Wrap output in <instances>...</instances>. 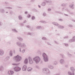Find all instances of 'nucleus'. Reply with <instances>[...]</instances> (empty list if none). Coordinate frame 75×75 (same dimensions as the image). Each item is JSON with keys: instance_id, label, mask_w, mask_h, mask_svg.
Here are the masks:
<instances>
[{"instance_id": "obj_39", "label": "nucleus", "mask_w": 75, "mask_h": 75, "mask_svg": "<svg viewBox=\"0 0 75 75\" xmlns=\"http://www.w3.org/2000/svg\"><path fill=\"white\" fill-rule=\"evenodd\" d=\"M5 8H8V9H12V8L11 7H6Z\"/></svg>"}, {"instance_id": "obj_57", "label": "nucleus", "mask_w": 75, "mask_h": 75, "mask_svg": "<svg viewBox=\"0 0 75 75\" xmlns=\"http://www.w3.org/2000/svg\"><path fill=\"white\" fill-rule=\"evenodd\" d=\"M69 13L70 14H73L74 13L73 12H70Z\"/></svg>"}, {"instance_id": "obj_12", "label": "nucleus", "mask_w": 75, "mask_h": 75, "mask_svg": "<svg viewBox=\"0 0 75 75\" xmlns=\"http://www.w3.org/2000/svg\"><path fill=\"white\" fill-rule=\"evenodd\" d=\"M22 70L23 71H25L27 70V66L24 65L23 67Z\"/></svg>"}, {"instance_id": "obj_21", "label": "nucleus", "mask_w": 75, "mask_h": 75, "mask_svg": "<svg viewBox=\"0 0 75 75\" xmlns=\"http://www.w3.org/2000/svg\"><path fill=\"white\" fill-rule=\"evenodd\" d=\"M68 74L69 75H74L75 74L74 73H71V72L70 71L68 72Z\"/></svg>"}, {"instance_id": "obj_41", "label": "nucleus", "mask_w": 75, "mask_h": 75, "mask_svg": "<svg viewBox=\"0 0 75 75\" xmlns=\"http://www.w3.org/2000/svg\"><path fill=\"white\" fill-rule=\"evenodd\" d=\"M67 6V4H63L62 5V6Z\"/></svg>"}, {"instance_id": "obj_58", "label": "nucleus", "mask_w": 75, "mask_h": 75, "mask_svg": "<svg viewBox=\"0 0 75 75\" xmlns=\"http://www.w3.org/2000/svg\"><path fill=\"white\" fill-rule=\"evenodd\" d=\"M65 67L66 68H68V65H66L65 66Z\"/></svg>"}, {"instance_id": "obj_45", "label": "nucleus", "mask_w": 75, "mask_h": 75, "mask_svg": "<svg viewBox=\"0 0 75 75\" xmlns=\"http://www.w3.org/2000/svg\"><path fill=\"white\" fill-rule=\"evenodd\" d=\"M47 45H51V44H50V43L49 42H47Z\"/></svg>"}, {"instance_id": "obj_23", "label": "nucleus", "mask_w": 75, "mask_h": 75, "mask_svg": "<svg viewBox=\"0 0 75 75\" xmlns=\"http://www.w3.org/2000/svg\"><path fill=\"white\" fill-rule=\"evenodd\" d=\"M18 18L20 20H22L23 19V17L21 15L19 16H18Z\"/></svg>"}, {"instance_id": "obj_36", "label": "nucleus", "mask_w": 75, "mask_h": 75, "mask_svg": "<svg viewBox=\"0 0 75 75\" xmlns=\"http://www.w3.org/2000/svg\"><path fill=\"white\" fill-rule=\"evenodd\" d=\"M28 18H30L31 17V15L29 14H28L27 16Z\"/></svg>"}, {"instance_id": "obj_62", "label": "nucleus", "mask_w": 75, "mask_h": 75, "mask_svg": "<svg viewBox=\"0 0 75 75\" xmlns=\"http://www.w3.org/2000/svg\"><path fill=\"white\" fill-rule=\"evenodd\" d=\"M36 68H38V69H39V66H36Z\"/></svg>"}, {"instance_id": "obj_47", "label": "nucleus", "mask_w": 75, "mask_h": 75, "mask_svg": "<svg viewBox=\"0 0 75 75\" xmlns=\"http://www.w3.org/2000/svg\"><path fill=\"white\" fill-rule=\"evenodd\" d=\"M69 27H73V26H72V25H69Z\"/></svg>"}, {"instance_id": "obj_22", "label": "nucleus", "mask_w": 75, "mask_h": 75, "mask_svg": "<svg viewBox=\"0 0 75 75\" xmlns=\"http://www.w3.org/2000/svg\"><path fill=\"white\" fill-rule=\"evenodd\" d=\"M17 38L20 40V41H23V39L22 38H21V37H17Z\"/></svg>"}, {"instance_id": "obj_10", "label": "nucleus", "mask_w": 75, "mask_h": 75, "mask_svg": "<svg viewBox=\"0 0 75 75\" xmlns=\"http://www.w3.org/2000/svg\"><path fill=\"white\" fill-rule=\"evenodd\" d=\"M48 67L50 69H53L54 68V67L53 66L51 65V64H48Z\"/></svg>"}, {"instance_id": "obj_54", "label": "nucleus", "mask_w": 75, "mask_h": 75, "mask_svg": "<svg viewBox=\"0 0 75 75\" xmlns=\"http://www.w3.org/2000/svg\"><path fill=\"white\" fill-rule=\"evenodd\" d=\"M38 53H39V54H40V53H41V52H40V51H38Z\"/></svg>"}, {"instance_id": "obj_25", "label": "nucleus", "mask_w": 75, "mask_h": 75, "mask_svg": "<svg viewBox=\"0 0 75 75\" xmlns=\"http://www.w3.org/2000/svg\"><path fill=\"white\" fill-rule=\"evenodd\" d=\"M24 63L25 64H28V59H26L24 61Z\"/></svg>"}, {"instance_id": "obj_29", "label": "nucleus", "mask_w": 75, "mask_h": 75, "mask_svg": "<svg viewBox=\"0 0 75 75\" xmlns=\"http://www.w3.org/2000/svg\"><path fill=\"white\" fill-rule=\"evenodd\" d=\"M74 42V39L73 38H72V39H71L70 40H69V42Z\"/></svg>"}, {"instance_id": "obj_44", "label": "nucleus", "mask_w": 75, "mask_h": 75, "mask_svg": "<svg viewBox=\"0 0 75 75\" xmlns=\"http://www.w3.org/2000/svg\"><path fill=\"white\" fill-rule=\"evenodd\" d=\"M64 45H65V46H66V47H68V44L64 43Z\"/></svg>"}, {"instance_id": "obj_34", "label": "nucleus", "mask_w": 75, "mask_h": 75, "mask_svg": "<svg viewBox=\"0 0 75 75\" xmlns=\"http://www.w3.org/2000/svg\"><path fill=\"white\" fill-rule=\"evenodd\" d=\"M3 70V67H1V68H0V71H2Z\"/></svg>"}, {"instance_id": "obj_31", "label": "nucleus", "mask_w": 75, "mask_h": 75, "mask_svg": "<svg viewBox=\"0 0 75 75\" xmlns=\"http://www.w3.org/2000/svg\"><path fill=\"white\" fill-rule=\"evenodd\" d=\"M27 34L28 35H32L34 34V33H28Z\"/></svg>"}, {"instance_id": "obj_4", "label": "nucleus", "mask_w": 75, "mask_h": 75, "mask_svg": "<svg viewBox=\"0 0 75 75\" xmlns=\"http://www.w3.org/2000/svg\"><path fill=\"white\" fill-rule=\"evenodd\" d=\"M46 2L47 3H52V1H47L46 0H44V1L42 2L41 4V6H43V7H44L46 5Z\"/></svg>"}, {"instance_id": "obj_16", "label": "nucleus", "mask_w": 75, "mask_h": 75, "mask_svg": "<svg viewBox=\"0 0 75 75\" xmlns=\"http://www.w3.org/2000/svg\"><path fill=\"white\" fill-rule=\"evenodd\" d=\"M70 69L72 72H74L75 71V69L73 67H70Z\"/></svg>"}, {"instance_id": "obj_49", "label": "nucleus", "mask_w": 75, "mask_h": 75, "mask_svg": "<svg viewBox=\"0 0 75 75\" xmlns=\"http://www.w3.org/2000/svg\"><path fill=\"white\" fill-rule=\"evenodd\" d=\"M27 27L28 28H31V27L29 25H28L27 26Z\"/></svg>"}, {"instance_id": "obj_15", "label": "nucleus", "mask_w": 75, "mask_h": 75, "mask_svg": "<svg viewBox=\"0 0 75 75\" xmlns=\"http://www.w3.org/2000/svg\"><path fill=\"white\" fill-rule=\"evenodd\" d=\"M0 11L1 13H5V10L2 8L0 9Z\"/></svg>"}, {"instance_id": "obj_46", "label": "nucleus", "mask_w": 75, "mask_h": 75, "mask_svg": "<svg viewBox=\"0 0 75 75\" xmlns=\"http://www.w3.org/2000/svg\"><path fill=\"white\" fill-rule=\"evenodd\" d=\"M12 65H15V66H17L18 65L17 64H12Z\"/></svg>"}, {"instance_id": "obj_42", "label": "nucleus", "mask_w": 75, "mask_h": 75, "mask_svg": "<svg viewBox=\"0 0 75 75\" xmlns=\"http://www.w3.org/2000/svg\"><path fill=\"white\" fill-rule=\"evenodd\" d=\"M64 39H67V38H68V36H66L65 37H64Z\"/></svg>"}, {"instance_id": "obj_1", "label": "nucleus", "mask_w": 75, "mask_h": 75, "mask_svg": "<svg viewBox=\"0 0 75 75\" xmlns=\"http://www.w3.org/2000/svg\"><path fill=\"white\" fill-rule=\"evenodd\" d=\"M42 72L44 74L47 75H50L51 74V71L48 68H44L42 69Z\"/></svg>"}, {"instance_id": "obj_33", "label": "nucleus", "mask_w": 75, "mask_h": 75, "mask_svg": "<svg viewBox=\"0 0 75 75\" xmlns=\"http://www.w3.org/2000/svg\"><path fill=\"white\" fill-rule=\"evenodd\" d=\"M42 39L43 40H47V39L46 38L43 37L42 38Z\"/></svg>"}, {"instance_id": "obj_30", "label": "nucleus", "mask_w": 75, "mask_h": 75, "mask_svg": "<svg viewBox=\"0 0 75 75\" xmlns=\"http://www.w3.org/2000/svg\"><path fill=\"white\" fill-rule=\"evenodd\" d=\"M12 30L13 31L14 33H17V32H18L17 30L15 29H12Z\"/></svg>"}, {"instance_id": "obj_52", "label": "nucleus", "mask_w": 75, "mask_h": 75, "mask_svg": "<svg viewBox=\"0 0 75 75\" xmlns=\"http://www.w3.org/2000/svg\"><path fill=\"white\" fill-rule=\"evenodd\" d=\"M73 39L74 40V41H75V36H74L73 37Z\"/></svg>"}, {"instance_id": "obj_20", "label": "nucleus", "mask_w": 75, "mask_h": 75, "mask_svg": "<svg viewBox=\"0 0 75 75\" xmlns=\"http://www.w3.org/2000/svg\"><path fill=\"white\" fill-rule=\"evenodd\" d=\"M36 28L37 29H42V28H43V27L41 26H39L37 27Z\"/></svg>"}, {"instance_id": "obj_38", "label": "nucleus", "mask_w": 75, "mask_h": 75, "mask_svg": "<svg viewBox=\"0 0 75 75\" xmlns=\"http://www.w3.org/2000/svg\"><path fill=\"white\" fill-rule=\"evenodd\" d=\"M6 59H7V60H9V59H10V57L9 56H7L6 58Z\"/></svg>"}, {"instance_id": "obj_28", "label": "nucleus", "mask_w": 75, "mask_h": 75, "mask_svg": "<svg viewBox=\"0 0 75 75\" xmlns=\"http://www.w3.org/2000/svg\"><path fill=\"white\" fill-rule=\"evenodd\" d=\"M58 27L59 28H61V29H62L63 28H64V26H59Z\"/></svg>"}, {"instance_id": "obj_14", "label": "nucleus", "mask_w": 75, "mask_h": 75, "mask_svg": "<svg viewBox=\"0 0 75 75\" xmlns=\"http://www.w3.org/2000/svg\"><path fill=\"white\" fill-rule=\"evenodd\" d=\"M52 24L54 25H55V26H58L59 25V24L58 23H57L56 22H53L52 23Z\"/></svg>"}, {"instance_id": "obj_56", "label": "nucleus", "mask_w": 75, "mask_h": 75, "mask_svg": "<svg viewBox=\"0 0 75 75\" xmlns=\"http://www.w3.org/2000/svg\"><path fill=\"white\" fill-rule=\"evenodd\" d=\"M25 52V50H23L22 51V52H23V53H24Z\"/></svg>"}, {"instance_id": "obj_60", "label": "nucleus", "mask_w": 75, "mask_h": 75, "mask_svg": "<svg viewBox=\"0 0 75 75\" xmlns=\"http://www.w3.org/2000/svg\"><path fill=\"white\" fill-rule=\"evenodd\" d=\"M25 14H27V11H25Z\"/></svg>"}, {"instance_id": "obj_24", "label": "nucleus", "mask_w": 75, "mask_h": 75, "mask_svg": "<svg viewBox=\"0 0 75 75\" xmlns=\"http://www.w3.org/2000/svg\"><path fill=\"white\" fill-rule=\"evenodd\" d=\"M54 65H57L58 64V62L57 61H55L53 64Z\"/></svg>"}, {"instance_id": "obj_40", "label": "nucleus", "mask_w": 75, "mask_h": 75, "mask_svg": "<svg viewBox=\"0 0 75 75\" xmlns=\"http://www.w3.org/2000/svg\"><path fill=\"white\" fill-rule=\"evenodd\" d=\"M35 17L34 16H33L32 17V20H35Z\"/></svg>"}, {"instance_id": "obj_11", "label": "nucleus", "mask_w": 75, "mask_h": 75, "mask_svg": "<svg viewBox=\"0 0 75 75\" xmlns=\"http://www.w3.org/2000/svg\"><path fill=\"white\" fill-rule=\"evenodd\" d=\"M4 55V51L1 49H0V55L3 56Z\"/></svg>"}, {"instance_id": "obj_63", "label": "nucleus", "mask_w": 75, "mask_h": 75, "mask_svg": "<svg viewBox=\"0 0 75 75\" xmlns=\"http://www.w3.org/2000/svg\"><path fill=\"white\" fill-rule=\"evenodd\" d=\"M54 42H55V43H56V44H59L58 43V42H57L56 41H55Z\"/></svg>"}, {"instance_id": "obj_48", "label": "nucleus", "mask_w": 75, "mask_h": 75, "mask_svg": "<svg viewBox=\"0 0 75 75\" xmlns=\"http://www.w3.org/2000/svg\"><path fill=\"white\" fill-rule=\"evenodd\" d=\"M59 21H63V20L61 19H59Z\"/></svg>"}, {"instance_id": "obj_51", "label": "nucleus", "mask_w": 75, "mask_h": 75, "mask_svg": "<svg viewBox=\"0 0 75 75\" xmlns=\"http://www.w3.org/2000/svg\"><path fill=\"white\" fill-rule=\"evenodd\" d=\"M10 71H8V74L9 75H11V74H10Z\"/></svg>"}, {"instance_id": "obj_5", "label": "nucleus", "mask_w": 75, "mask_h": 75, "mask_svg": "<svg viewBox=\"0 0 75 75\" xmlns=\"http://www.w3.org/2000/svg\"><path fill=\"white\" fill-rule=\"evenodd\" d=\"M14 58H15L17 62H19L21 60V57L19 56L18 55H17L16 56L14 57Z\"/></svg>"}, {"instance_id": "obj_17", "label": "nucleus", "mask_w": 75, "mask_h": 75, "mask_svg": "<svg viewBox=\"0 0 75 75\" xmlns=\"http://www.w3.org/2000/svg\"><path fill=\"white\" fill-rule=\"evenodd\" d=\"M9 55L11 57H13V51L11 50L10 51V52H9Z\"/></svg>"}, {"instance_id": "obj_18", "label": "nucleus", "mask_w": 75, "mask_h": 75, "mask_svg": "<svg viewBox=\"0 0 75 75\" xmlns=\"http://www.w3.org/2000/svg\"><path fill=\"white\" fill-rule=\"evenodd\" d=\"M74 5L72 4V5H70L69 6V7L71 8V9H74Z\"/></svg>"}, {"instance_id": "obj_37", "label": "nucleus", "mask_w": 75, "mask_h": 75, "mask_svg": "<svg viewBox=\"0 0 75 75\" xmlns=\"http://www.w3.org/2000/svg\"><path fill=\"white\" fill-rule=\"evenodd\" d=\"M10 73H11V75H13L14 74V72L12 71H10Z\"/></svg>"}, {"instance_id": "obj_6", "label": "nucleus", "mask_w": 75, "mask_h": 75, "mask_svg": "<svg viewBox=\"0 0 75 75\" xmlns=\"http://www.w3.org/2000/svg\"><path fill=\"white\" fill-rule=\"evenodd\" d=\"M13 69L16 72H18V71H20L21 70V68L18 67H15L13 68Z\"/></svg>"}, {"instance_id": "obj_7", "label": "nucleus", "mask_w": 75, "mask_h": 75, "mask_svg": "<svg viewBox=\"0 0 75 75\" xmlns=\"http://www.w3.org/2000/svg\"><path fill=\"white\" fill-rule=\"evenodd\" d=\"M28 59L29 61V63L30 64H33L34 62H33V60L31 59V58L30 57H29L28 58Z\"/></svg>"}, {"instance_id": "obj_59", "label": "nucleus", "mask_w": 75, "mask_h": 75, "mask_svg": "<svg viewBox=\"0 0 75 75\" xmlns=\"http://www.w3.org/2000/svg\"><path fill=\"white\" fill-rule=\"evenodd\" d=\"M21 48H19V51H20V52H21Z\"/></svg>"}, {"instance_id": "obj_53", "label": "nucleus", "mask_w": 75, "mask_h": 75, "mask_svg": "<svg viewBox=\"0 0 75 75\" xmlns=\"http://www.w3.org/2000/svg\"><path fill=\"white\" fill-rule=\"evenodd\" d=\"M71 21H73V22H75V20L74 19L71 20Z\"/></svg>"}, {"instance_id": "obj_13", "label": "nucleus", "mask_w": 75, "mask_h": 75, "mask_svg": "<svg viewBox=\"0 0 75 75\" xmlns=\"http://www.w3.org/2000/svg\"><path fill=\"white\" fill-rule=\"evenodd\" d=\"M62 11H66L67 12H69V11L67 8H63L62 9Z\"/></svg>"}, {"instance_id": "obj_32", "label": "nucleus", "mask_w": 75, "mask_h": 75, "mask_svg": "<svg viewBox=\"0 0 75 75\" xmlns=\"http://www.w3.org/2000/svg\"><path fill=\"white\" fill-rule=\"evenodd\" d=\"M60 56H61L62 58H65V56L64 54H60Z\"/></svg>"}, {"instance_id": "obj_19", "label": "nucleus", "mask_w": 75, "mask_h": 75, "mask_svg": "<svg viewBox=\"0 0 75 75\" xmlns=\"http://www.w3.org/2000/svg\"><path fill=\"white\" fill-rule=\"evenodd\" d=\"M16 44L17 45H18L19 46V47H21V44H22V43H21V42H17Z\"/></svg>"}, {"instance_id": "obj_26", "label": "nucleus", "mask_w": 75, "mask_h": 75, "mask_svg": "<svg viewBox=\"0 0 75 75\" xmlns=\"http://www.w3.org/2000/svg\"><path fill=\"white\" fill-rule=\"evenodd\" d=\"M67 53L69 57H72V55L71 54H69L68 52H67Z\"/></svg>"}, {"instance_id": "obj_2", "label": "nucleus", "mask_w": 75, "mask_h": 75, "mask_svg": "<svg viewBox=\"0 0 75 75\" xmlns=\"http://www.w3.org/2000/svg\"><path fill=\"white\" fill-rule=\"evenodd\" d=\"M33 60L35 62L36 64H38L41 60V59L40 57L38 56H36L33 59Z\"/></svg>"}, {"instance_id": "obj_50", "label": "nucleus", "mask_w": 75, "mask_h": 75, "mask_svg": "<svg viewBox=\"0 0 75 75\" xmlns=\"http://www.w3.org/2000/svg\"><path fill=\"white\" fill-rule=\"evenodd\" d=\"M47 10L49 11H51V9L50 8H49Z\"/></svg>"}, {"instance_id": "obj_43", "label": "nucleus", "mask_w": 75, "mask_h": 75, "mask_svg": "<svg viewBox=\"0 0 75 75\" xmlns=\"http://www.w3.org/2000/svg\"><path fill=\"white\" fill-rule=\"evenodd\" d=\"M43 16H46V13H44L43 14Z\"/></svg>"}, {"instance_id": "obj_35", "label": "nucleus", "mask_w": 75, "mask_h": 75, "mask_svg": "<svg viewBox=\"0 0 75 75\" xmlns=\"http://www.w3.org/2000/svg\"><path fill=\"white\" fill-rule=\"evenodd\" d=\"M40 23H44L45 24V23H47V22H46L43 21H40Z\"/></svg>"}, {"instance_id": "obj_27", "label": "nucleus", "mask_w": 75, "mask_h": 75, "mask_svg": "<svg viewBox=\"0 0 75 75\" xmlns=\"http://www.w3.org/2000/svg\"><path fill=\"white\" fill-rule=\"evenodd\" d=\"M32 68H31V67H29L27 69V70L28 71H31V70H32Z\"/></svg>"}, {"instance_id": "obj_9", "label": "nucleus", "mask_w": 75, "mask_h": 75, "mask_svg": "<svg viewBox=\"0 0 75 75\" xmlns=\"http://www.w3.org/2000/svg\"><path fill=\"white\" fill-rule=\"evenodd\" d=\"M59 62L61 64H64L65 62V61L64 59H61L60 60Z\"/></svg>"}, {"instance_id": "obj_55", "label": "nucleus", "mask_w": 75, "mask_h": 75, "mask_svg": "<svg viewBox=\"0 0 75 75\" xmlns=\"http://www.w3.org/2000/svg\"><path fill=\"white\" fill-rule=\"evenodd\" d=\"M64 16H68V15L64 14Z\"/></svg>"}, {"instance_id": "obj_61", "label": "nucleus", "mask_w": 75, "mask_h": 75, "mask_svg": "<svg viewBox=\"0 0 75 75\" xmlns=\"http://www.w3.org/2000/svg\"><path fill=\"white\" fill-rule=\"evenodd\" d=\"M5 4H9L8 2H5Z\"/></svg>"}, {"instance_id": "obj_8", "label": "nucleus", "mask_w": 75, "mask_h": 75, "mask_svg": "<svg viewBox=\"0 0 75 75\" xmlns=\"http://www.w3.org/2000/svg\"><path fill=\"white\" fill-rule=\"evenodd\" d=\"M22 48L23 49H24L27 48V46L26 45V44L25 43H22L21 44V46Z\"/></svg>"}, {"instance_id": "obj_3", "label": "nucleus", "mask_w": 75, "mask_h": 75, "mask_svg": "<svg viewBox=\"0 0 75 75\" xmlns=\"http://www.w3.org/2000/svg\"><path fill=\"white\" fill-rule=\"evenodd\" d=\"M42 57H43V59L45 62H48V56L45 53H43L42 54Z\"/></svg>"}, {"instance_id": "obj_64", "label": "nucleus", "mask_w": 75, "mask_h": 75, "mask_svg": "<svg viewBox=\"0 0 75 75\" xmlns=\"http://www.w3.org/2000/svg\"><path fill=\"white\" fill-rule=\"evenodd\" d=\"M38 7H39V8H41V6L38 5Z\"/></svg>"}]
</instances>
